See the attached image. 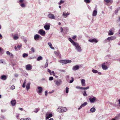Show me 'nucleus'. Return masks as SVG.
Segmentation results:
<instances>
[{"mask_svg": "<svg viewBox=\"0 0 120 120\" xmlns=\"http://www.w3.org/2000/svg\"><path fill=\"white\" fill-rule=\"evenodd\" d=\"M73 45L75 47V49L78 52H81L82 51V49L78 43H76Z\"/></svg>", "mask_w": 120, "mask_h": 120, "instance_id": "obj_1", "label": "nucleus"}, {"mask_svg": "<svg viewBox=\"0 0 120 120\" xmlns=\"http://www.w3.org/2000/svg\"><path fill=\"white\" fill-rule=\"evenodd\" d=\"M67 110V108L65 107H59L57 109V111L59 112H64Z\"/></svg>", "mask_w": 120, "mask_h": 120, "instance_id": "obj_2", "label": "nucleus"}, {"mask_svg": "<svg viewBox=\"0 0 120 120\" xmlns=\"http://www.w3.org/2000/svg\"><path fill=\"white\" fill-rule=\"evenodd\" d=\"M54 82H55V84L57 86H60L62 82V80L60 79L58 80L54 79Z\"/></svg>", "mask_w": 120, "mask_h": 120, "instance_id": "obj_3", "label": "nucleus"}, {"mask_svg": "<svg viewBox=\"0 0 120 120\" xmlns=\"http://www.w3.org/2000/svg\"><path fill=\"white\" fill-rule=\"evenodd\" d=\"M71 60H61L60 61V63L66 64L68 63H71Z\"/></svg>", "mask_w": 120, "mask_h": 120, "instance_id": "obj_4", "label": "nucleus"}, {"mask_svg": "<svg viewBox=\"0 0 120 120\" xmlns=\"http://www.w3.org/2000/svg\"><path fill=\"white\" fill-rule=\"evenodd\" d=\"M89 100L91 103H94L96 101V99L95 97H93L92 98H90L89 99Z\"/></svg>", "mask_w": 120, "mask_h": 120, "instance_id": "obj_5", "label": "nucleus"}, {"mask_svg": "<svg viewBox=\"0 0 120 120\" xmlns=\"http://www.w3.org/2000/svg\"><path fill=\"white\" fill-rule=\"evenodd\" d=\"M38 33L40 34L43 36H44L45 34V31L42 29L40 30L38 32Z\"/></svg>", "mask_w": 120, "mask_h": 120, "instance_id": "obj_6", "label": "nucleus"}, {"mask_svg": "<svg viewBox=\"0 0 120 120\" xmlns=\"http://www.w3.org/2000/svg\"><path fill=\"white\" fill-rule=\"evenodd\" d=\"M50 27V24L48 23H46L44 26L45 29L47 30H49Z\"/></svg>", "mask_w": 120, "mask_h": 120, "instance_id": "obj_7", "label": "nucleus"}, {"mask_svg": "<svg viewBox=\"0 0 120 120\" xmlns=\"http://www.w3.org/2000/svg\"><path fill=\"white\" fill-rule=\"evenodd\" d=\"M26 69L27 70H31L32 68V66L30 64L26 65Z\"/></svg>", "mask_w": 120, "mask_h": 120, "instance_id": "obj_8", "label": "nucleus"}, {"mask_svg": "<svg viewBox=\"0 0 120 120\" xmlns=\"http://www.w3.org/2000/svg\"><path fill=\"white\" fill-rule=\"evenodd\" d=\"M101 65L102 69L103 70H106L108 69V67L107 66L105 65V63H103Z\"/></svg>", "mask_w": 120, "mask_h": 120, "instance_id": "obj_9", "label": "nucleus"}, {"mask_svg": "<svg viewBox=\"0 0 120 120\" xmlns=\"http://www.w3.org/2000/svg\"><path fill=\"white\" fill-rule=\"evenodd\" d=\"M40 38H42V37L38 34H36L34 36V39L36 41L38 40Z\"/></svg>", "mask_w": 120, "mask_h": 120, "instance_id": "obj_10", "label": "nucleus"}, {"mask_svg": "<svg viewBox=\"0 0 120 120\" xmlns=\"http://www.w3.org/2000/svg\"><path fill=\"white\" fill-rule=\"evenodd\" d=\"M48 17L51 19H54L55 18V16L53 14L49 13L48 15Z\"/></svg>", "mask_w": 120, "mask_h": 120, "instance_id": "obj_11", "label": "nucleus"}, {"mask_svg": "<svg viewBox=\"0 0 120 120\" xmlns=\"http://www.w3.org/2000/svg\"><path fill=\"white\" fill-rule=\"evenodd\" d=\"M87 103L86 102H85L83 103H82L80 106V107L78 108V109L79 110L81 109L82 107H84L86 106L87 104Z\"/></svg>", "mask_w": 120, "mask_h": 120, "instance_id": "obj_12", "label": "nucleus"}, {"mask_svg": "<svg viewBox=\"0 0 120 120\" xmlns=\"http://www.w3.org/2000/svg\"><path fill=\"white\" fill-rule=\"evenodd\" d=\"M89 41L91 42H95L96 43H97L98 42V41L95 38L89 39Z\"/></svg>", "mask_w": 120, "mask_h": 120, "instance_id": "obj_13", "label": "nucleus"}, {"mask_svg": "<svg viewBox=\"0 0 120 120\" xmlns=\"http://www.w3.org/2000/svg\"><path fill=\"white\" fill-rule=\"evenodd\" d=\"M116 37L115 36H112L107 38L108 41H111L116 39Z\"/></svg>", "mask_w": 120, "mask_h": 120, "instance_id": "obj_14", "label": "nucleus"}, {"mask_svg": "<svg viewBox=\"0 0 120 120\" xmlns=\"http://www.w3.org/2000/svg\"><path fill=\"white\" fill-rule=\"evenodd\" d=\"M52 116V114L50 113L49 114H47L46 115V120H47L49 118L51 117Z\"/></svg>", "mask_w": 120, "mask_h": 120, "instance_id": "obj_15", "label": "nucleus"}, {"mask_svg": "<svg viewBox=\"0 0 120 120\" xmlns=\"http://www.w3.org/2000/svg\"><path fill=\"white\" fill-rule=\"evenodd\" d=\"M103 63H105V65H106L107 66H109L111 64V62L110 60H108L107 61L104 62Z\"/></svg>", "mask_w": 120, "mask_h": 120, "instance_id": "obj_16", "label": "nucleus"}, {"mask_svg": "<svg viewBox=\"0 0 120 120\" xmlns=\"http://www.w3.org/2000/svg\"><path fill=\"white\" fill-rule=\"evenodd\" d=\"M79 68V67L78 65L74 66L72 68V70L74 71L78 70Z\"/></svg>", "mask_w": 120, "mask_h": 120, "instance_id": "obj_17", "label": "nucleus"}, {"mask_svg": "<svg viewBox=\"0 0 120 120\" xmlns=\"http://www.w3.org/2000/svg\"><path fill=\"white\" fill-rule=\"evenodd\" d=\"M85 79H82L81 80V82L82 86H85Z\"/></svg>", "mask_w": 120, "mask_h": 120, "instance_id": "obj_18", "label": "nucleus"}, {"mask_svg": "<svg viewBox=\"0 0 120 120\" xmlns=\"http://www.w3.org/2000/svg\"><path fill=\"white\" fill-rule=\"evenodd\" d=\"M97 10H95L93 12L92 15L94 16H96L97 15Z\"/></svg>", "mask_w": 120, "mask_h": 120, "instance_id": "obj_19", "label": "nucleus"}, {"mask_svg": "<svg viewBox=\"0 0 120 120\" xmlns=\"http://www.w3.org/2000/svg\"><path fill=\"white\" fill-rule=\"evenodd\" d=\"M16 101L15 100H13L11 101V103L13 106H15L16 104Z\"/></svg>", "mask_w": 120, "mask_h": 120, "instance_id": "obj_20", "label": "nucleus"}, {"mask_svg": "<svg viewBox=\"0 0 120 120\" xmlns=\"http://www.w3.org/2000/svg\"><path fill=\"white\" fill-rule=\"evenodd\" d=\"M38 89L39 90L38 93H42V88L41 86H38Z\"/></svg>", "mask_w": 120, "mask_h": 120, "instance_id": "obj_21", "label": "nucleus"}, {"mask_svg": "<svg viewBox=\"0 0 120 120\" xmlns=\"http://www.w3.org/2000/svg\"><path fill=\"white\" fill-rule=\"evenodd\" d=\"M0 79L2 80H6L7 77L6 75H3L1 76Z\"/></svg>", "mask_w": 120, "mask_h": 120, "instance_id": "obj_22", "label": "nucleus"}, {"mask_svg": "<svg viewBox=\"0 0 120 120\" xmlns=\"http://www.w3.org/2000/svg\"><path fill=\"white\" fill-rule=\"evenodd\" d=\"M68 40L73 45H74L75 43L76 42H75L72 39L70 38H68Z\"/></svg>", "mask_w": 120, "mask_h": 120, "instance_id": "obj_23", "label": "nucleus"}, {"mask_svg": "<svg viewBox=\"0 0 120 120\" xmlns=\"http://www.w3.org/2000/svg\"><path fill=\"white\" fill-rule=\"evenodd\" d=\"M30 82H28L27 83L26 86V90L28 91L30 88Z\"/></svg>", "mask_w": 120, "mask_h": 120, "instance_id": "obj_24", "label": "nucleus"}, {"mask_svg": "<svg viewBox=\"0 0 120 120\" xmlns=\"http://www.w3.org/2000/svg\"><path fill=\"white\" fill-rule=\"evenodd\" d=\"M48 45L52 49L54 50V47H52V45L51 43L50 42H48Z\"/></svg>", "mask_w": 120, "mask_h": 120, "instance_id": "obj_25", "label": "nucleus"}, {"mask_svg": "<svg viewBox=\"0 0 120 120\" xmlns=\"http://www.w3.org/2000/svg\"><path fill=\"white\" fill-rule=\"evenodd\" d=\"M95 110V108L94 107H92L90 109V111L92 112H94Z\"/></svg>", "mask_w": 120, "mask_h": 120, "instance_id": "obj_26", "label": "nucleus"}, {"mask_svg": "<svg viewBox=\"0 0 120 120\" xmlns=\"http://www.w3.org/2000/svg\"><path fill=\"white\" fill-rule=\"evenodd\" d=\"M48 59H46V63L45 64V68H46L48 66Z\"/></svg>", "mask_w": 120, "mask_h": 120, "instance_id": "obj_27", "label": "nucleus"}, {"mask_svg": "<svg viewBox=\"0 0 120 120\" xmlns=\"http://www.w3.org/2000/svg\"><path fill=\"white\" fill-rule=\"evenodd\" d=\"M80 89L81 90H86L89 88V87L87 86L86 87H79Z\"/></svg>", "mask_w": 120, "mask_h": 120, "instance_id": "obj_28", "label": "nucleus"}, {"mask_svg": "<svg viewBox=\"0 0 120 120\" xmlns=\"http://www.w3.org/2000/svg\"><path fill=\"white\" fill-rule=\"evenodd\" d=\"M113 34V33L111 30H109L108 32V35H111Z\"/></svg>", "mask_w": 120, "mask_h": 120, "instance_id": "obj_29", "label": "nucleus"}, {"mask_svg": "<svg viewBox=\"0 0 120 120\" xmlns=\"http://www.w3.org/2000/svg\"><path fill=\"white\" fill-rule=\"evenodd\" d=\"M83 95L85 97H86L87 96V94L86 93V91L85 90L82 93Z\"/></svg>", "mask_w": 120, "mask_h": 120, "instance_id": "obj_30", "label": "nucleus"}, {"mask_svg": "<svg viewBox=\"0 0 120 120\" xmlns=\"http://www.w3.org/2000/svg\"><path fill=\"white\" fill-rule=\"evenodd\" d=\"M111 56L110 55H108L106 56L105 57V58L106 59H110Z\"/></svg>", "mask_w": 120, "mask_h": 120, "instance_id": "obj_31", "label": "nucleus"}, {"mask_svg": "<svg viewBox=\"0 0 120 120\" xmlns=\"http://www.w3.org/2000/svg\"><path fill=\"white\" fill-rule=\"evenodd\" d=\"M39 110L40 109L39 108H36L34 109V112L37 113Z\"/></svg>", "mask_w": 120, "mask_h": 120, "instance_id": "obj_32", "label": "nucleus"}, {"mask_svg": "<svg viewBox=\"0 0 120 120\" xmlns=\"http://www.w3.org/2000/svg\"><path fill=\"white\" fill-rule=\"evenodd\" d=\"M42 59V56H40L38 57L37 59V60L38 61H39L41 60Z\"/></svg>", "mask_w": 120, "mask_h": 120, "instance_id": "obj_33", "label": "nucleus"}, {"mask_svg": "<svg viewBox=\"0 0 120 120\" xmlns=\"http://www.w3.org/2000/svg\"><path fill=\"white\" fill-rule=\"evenodd\" d=\"M65 78H66V79L67 80V81H69V80L70 77H69V75H67L65 77Z\"/></svg>", "mask_w": 120, "mask_h": 120, "instance_id": "obj_34", "label": "nucleus"}, {"mask_svg": "<svg viewBox=\"0 0 120 120\" xmlns=\"http://www.w3.org/2000/svg\"><path fill=\"white\" fill-rule=\"evenodd\" d=\"M31 119L30 118H25L24 119H21L20 120H30Z\"/></svg>", "mask_w": 120, "mask_h": 120, "instance_id": "obj_35", "label": "nucleus"}, {"mask_svg": "<svg viewBox=\"0 0 120 120\" xmlns=\"http://www.w3.org/2000/svg\"><path fill=\"white\" fill-rule=\"evenodd\" d=\"M92 72L95 73H98V71L96 70L95 69H93L92 70Z\"/></svg>", "mask_w": 120, "mask_h": 120, "instance_id": "obj_36", "label": "nucleus"}, {"mask_svg": "<svg viewBox=\"0 0 120 120\" xmlns=\"http://www.w3.org/2000/svg\"><path fill=\"white\" fill-rule=\"evenodd\" d=\"M2 63L3 64H5V63L4 61V60H0V64Z\"/></svg>", "mask_w": 120, "mask_h": 120, "instance_id": "obj_37", "label": "nucleus"}, {"mask_svg": "<svg viewBox=\"0 0 120 120\" xmlns=\"http://www.w3.org/2000/svg\"><path fill=\"white\" fill-rule=\"evenodd\" d=\"M22 40L24 41L25 42H26L27 41L26 40V39L23 36H22Z\"/></svg>", "mask_w": 120, "mask_h": 120, "instance_id": "obj_38", "label": "nucleus"}, {"mask_svg": "<svg viewBox=\"0 0 120 120\" xmlns=\"http://www.w3.org/2000/svg\"><path fill=\"white\" fill-rule=\"evenodd\" d=\"M28 56V54H27L24 53L22 55V56L23 57H25Z\"/></svg>", "mask_w": 120, "mask_h": 120, "instance_id": "obj_39", "label": "nucleus"}, {"mask_svg": "<svg viewBox=\"0 0 120 120\" xmlns=\"http://www.w3.org/2000/svg\"><path fill=\"white\" fill-rule=\"evenodd\" d=\"M115 118L116 119H120V114L118 116H116Z\"/></svg>", "mask_w": 120, "mask_h": 120, "instance_id": "obj_40", "label": "nucleus"}, {"mask_svg": "<svg viewBox=\"0 0 120 120\" xmlns=\"http://www.w3.org/2000/svg\"><path fill=\"white\" fill-rule=\"evenodd\" d=\"M19 38V37L16 36H15L13 37V39L15 40Z\"/></svg>", "mask_w": 120, "mask_h": 120, "instance_id": "obj_41", "label": "nucleus"}, {"mask_svg": "<svg viewBox=\"0 0 120 120\" xmlns=\"http://www.w3.org/2000/svg\"><path fill=\"white\" fill-rule=\"evenodd\" d=\"M15 87L14 85L11 86L10 88V89L11 90H13L15 89Z\"/></svg>", "mask_w": 120, "mask_h": 120, "instance_id": "obj_42", "label": "nucleus"}, {"mask_svg": "<svg viewBox=\"0 0 120 120\" xmlns=\"http://www.w3.org/2000/svg\"><path fill=\"white\" fill-rule=\"evenodd\" d=\"M71 79H72L71 80H70V81L69 83H71L73 82L74 81V78L73 77H71Z\"/></svg>", "mask_w": 120, "mask_h": 120, "instance_id": "obj_43", "label": "nucleus"}, {"mask_svg": "<svg viewBox=\"0 0 120 120\" xmlns=\"http://www.w3.org/2000/svg\"><path fill=\"white\" fill-rule=\"evenodd\" d=\"M22 8L25 7V5L23 3H22L20 4Z\"/></svg>", "mask_w": 120, "mask_h": 120, "instance_id": "obj_44", "label": "nucleus"}, {"mask_svg": "<svg viewBox=\"0 0 120 120\" xmlns=\"http://www.w3.org/2000/svg\"><path fill=\"white\" fill-rule=\"evenodd\" d=\"M64 1L62 0H61L60 1V2L58 3V4L59 5H60L61 4H63L64 3Z\"/></svg>", "mask_w": 120, "mask_h": 120, "instance_id": "obj_45", "label": "nucleus"}, {"mask_svg": "<svg viewBox=\"0 0 120 120\" xmlns=\"http://www.w3.org/2000/svg\"><path fill=\"white\" fill-rule=\"evenodd\" d=\"M31 51L33 53L34 52H35V50L34 48L33 47H32L31 49Z\"/></svg>", "mask_w": 120, "mask_h": 120, "instance_id": "obj_46", "label": "nucleus"}, {"mask_svg": "<svg viewBox=\"0 0 120 120\" xmlns=\"http://www.w3.org/2000/svg\"><path fill=\"white\" fill-rule=\"evenodd\" d=\"M68 90H69V88L67 87H66V92L67 93H68Z\"/></svg>", "mask_w": 120, "mask_h": 120, "instance_id": "obj_47", "label": "nucleus"}, {"mask_svg": "<svg viewBox=\"0 0 120 120\" xmlns=\"http://www.w3.org/2000/svg\"><path fill=\"white\" fill-rule=\"evenodd\" d=\"M84 1L87 3H89L90 2V0H84Z\"/></svg>", "mask_w": 120, "mask_h": 120, "instance_id": "obj_48", "label": "nucleus"}, {"mask_svg": "<svg viewBox=\"0 0 120 120\" xmlns=\"http://www.w3.org/2000/svg\"><path fill=\"white\" fill-rule=\"evenodd\" d=\"M53 79V78L52 77H51L49 78V80L50 81H52Z\"/></svg>", "mask_w": 120, "mask_h": 120, "instance_id": "obj_49", "label": "nucleus"}, {"mask_svg": "<svg viewBox=\"0 0 120 120\" xmlns=\"http://www.w3.org/2000/svg\"><path fill=\"white\" fill-rule=\"evenodd\" d=\"M22 46V45L21 44L20 45H18L17 46V47L19 49H20Z\"/></svg>", "mask_w": 120, "mask_h": 120, "instance_id": "obj_50", "label": "nucleus"}, {"mask_svg": "<svg viewBox=\"0 0 120 120\" xmlns=\"http://www.w3.org/2000/svg\"><path fill=\"white\" fill-rule=\"evenodd\" d=\"M66 12L65 11H64L63 12L62 15L64 16V17H66Z\"/></svg>", "mask_w": 120, "mask_h": 120, "instance_id": "obj_51", "label": "nucleus"}, {"mask_svg": "<svg viewBox=\"0 0 120 120\" xmlns=\"http://www.w3.org/2000/svg\"><path fill=\"white\" fill-rule=\"evenodd\" d=\"M11 53L8 51L6 52V54L8 55H10Z\"/></svg>", "mask_w": 120, "mask_h": 120, "instance_id": "obj_52", "label": "nucleus"}, {"mask_svg": "<svg viewBox=\"0 0 120 120\" xmlns=\"http://www.w3.org/2000/svg\"><path fill=\"white\" fill-rule=\"evenodd\" d=\"M47 71L48 72H49V73H50V75H51L52 74H51V70H50L49 69H47Z\"/></svg>", "mask_w": 120, "mask_h": 120, "instance_id": "obj_53", "label": "nucleus"}, {"mask_svg": "<svg viewBox=\"0 0 120 120\" xmlns=\"http://www.w3.org/2000/svg\"><path fill=\"white\" fill-rule=\"evenodd\" d=\"M51 73H52V75L53 76H55L56 74L55 73H54V71H52L51 72Z\"/></svg>", "mask_w": 120, "mask_h": 120, "instance_id": "obj_54", "label": "nucleus"}, {"mask_svg": "<svg viewBox=\"0 0 120 120\" xmlns=\"http://www.w3.org/2000/svg\"><path fill=\"white\" fill-rule=\"evenodd\" d=\"M104 1L106 2L107 3H109L110 1V0H104Z\"/></svg>", "mask_w": 120, "mask_h": 120, "instance_id": "obj_55", "label": "nucleus"}, {"mask_svg": "<svg viewBox=\"0 0 120 120\" xmlns=\"http://www.w3.org/2000/svg\"><path fill=\"white\" fill-rule=\"evenodd\" d=\"M119 9H117V10H116L115 11V13H117L118 12V11H119Z\"/></svg>", "mask_w": 120, "mask_h": 120, "instance_id": "obj_56", "label": "nucleus"}, {"mask_svg": "<svg viewBox=\"0 0 120 120\" xmlns=\"http://www.w3.org/2000/svg\"><path fill=\"white\" fill-rule=\"evenodd\" d=\"M47 92L48 91L47 90H46L45 91V95L46 96H47Z\"/></svg>", "mask_w": 120, "mask_h": 120, "instance_id": "obj_57", "label": "nucleus"}, {"mask_svg": "<svg viewBox=\"0 0 120 120\" xmlns=\"http://www.w3.org/2000/svg\"><path fill=\"white\" fill-rule=\"evenodd\" d=\"M70 15V13L68 12L67 13H66V17L68 15Z\"/></svg>", "mask_w": 120, "mask_h": 120, "instance_id": "obj_58", "label": "nucleus"}, {"mask_svg": "<svg viewBox=\"0 0 120 120\" xmlns=\"http://www.w3.org/2000/svg\"><path fill=\"white\" fill-rule=\"evenodd\" d=\"M108 41V40L107 39V38L105 39L104 41V43H106L107 42V41Z\"/></svg>", "mask_w": 120, "mask_h": 120, "instance_id": "obj_59", "label": "nucleus"}, {"mask_svg": "<svg viewBox=\"0 0 120 120\" xmlns=\"http://www.w3.org/2000/svg\"><path fill=\"white\" fill-rule=\"evenodd\" d=\"M60 32H62L63 31V29L62 27H61L60 28Z\"/></svg>", "mask_w": 120, "mask_h": 120, "instance_id": "obj_60", "label": "nucleus"}, {"mask_svg": "<svg viewBox=\"0 0 120 120\" xmlns=\"http://www.w3.org/2000/svg\"><path fill=\"white\" fill-rule=\"evenodd\" d=\"M6 110L5 109H2L1 110V112H4L6 111Z\"/></svg>", "mask_w": 120, "mask_h": 120, "instance_id": "obj_61", "label": "nucleus"}, {"mask_svg": "<svg viewBox=\"0 0 120 120\" xmlns=\"http://www.w3.org/2000/svg\"><path fill=\"white\" fill-rule=\"evenodd\" d=\"M10 57H13V55L12 53H10Z\"/></svg>", "mask_w": 120, "mask_h": 120, "instance_id": "obj_62", "label": "nucleus"}, {"mask_svg": "<svg viewBox=\"0 0 120 120\" xmlns=\"http://www.w3.org/2000/svg\"><path fill=\"white\" fill-rule=\"evenodd\" d=\"M24 0H19V2L20 3H22L23 1Z\"/></svg>", "mask_w": 120, "mask_h": 120, "instance_id": "obj_63", "label": "nucleus"}, {"mask_svg": "<svg viewBox=\"0 0 120 120\" xmlns=\"http://www.w3.org/2000/svg\"><path fill=\"white\" fill-rule=\"evenodd\" d=\"M45 79L44 78H43L41 79V80L42 81H43L45 80Z\"/></svg>", "mask_w": 120, "mask_h": 120, "instance_id": "obj_64", "label": "nucleus"}]
</instances>
